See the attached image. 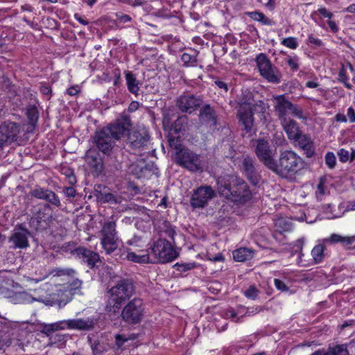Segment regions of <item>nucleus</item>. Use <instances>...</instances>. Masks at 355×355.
Returning <instances> with one entry per match:
<instances>
[{"instance_id": "nucleus-48", "label": "nucleus", "mask_w": 355, "mask_h": 355, "mask_svg": "<svg viewBox=\"0 0 355 355\" xmlns=\"http://www.w3.org/2000/svg\"><path fill=\"white\" fill-rule=\"evenodd\" d=\"M325 163L329 168H333L336 166V156L332 152H328L325 155Z\"/></svg>"}, {"instance_id": "nucleus-64", "label": "nucleus", "mask_w": 355, "mask_h": 355, "mask_svg": "<svg viewBox=\"0 0 355 355\" xmlns=\"http://www.w3.org/2000/svg\"><path fill=\"white\" fill-rule=\"evenodd\" d=\"M171 122V118L170 116L169 112L165 110L163 113V124L164 126L170 125Z\"/></svg>"}, {"instance_id": "nucleus-41", "label": "nucleus", "mask_w": 355, "mask_h": 355, "mask_svg": "<svg viewBox=\"0 0 355 355\" xmlns=\"http://www.w3.org/2000/svg\"><path fill=\"white\" fill-rule=\"evenodd\" d=\"M300 58L297 55H288L286 58V64L289 67L290 69L295 71L300 67Z\"/></svg>"}, {"instance_id": "nucleus-22", "label": "nucleus", "mask_w": 355, "mask_h": 355, "mask_svg": "<svg viewBox=\"0 0 355 355\" xmlns=\"http://www.w3.org/2000/svg\"><path fill=\"white\" fill-rule=\"evenodd\" d=\"M329 355H355V343L337 345L328 349Z\"/></svg>"}, {"instance_id": "nucleus-62", "label": "nucleus", "mask_w": 355, "mask_h": 355, "mask_svg": "<svg viewBox=\"0 0 355 355\" xmlns=\"http://www.w3.org/2000/svg\"><path fill=\"white\" fill-rule=\"evenodd\" d=\"M226 315L229 318H232L233 320L236 322H241V319L243 317V315H241L240 318H237V313L233 309L228 310L227 311Z\"/></svg>"}, {"instance_id": "nucleus-49", "label": "nucleus", "mask_w": 355, "mask_h": 355, "mask_svg": "<svg viewBox=\"0 0 355 355\" xmlns=\"http://www.w3.org/2000/svg\"><path fill=\"white\" fill-rule=\"evenodd\" d=\"M243 293L246 297L254 300L258 296L259 291L254 286H250Z\"/></svg>"}, {"instance_id": "nucleus-61", "label": "nucleus", "mask_w": 355, "mask_h": 355, "mask_svg": "<svg viewBox=\"0 0 355 355\" xmlns=\"http://www.w3.org/2000/svg\"><path fill=\"white\" fill-rule=\"evenodd\" d=\"M304 254L302 253V252L301 250L300 252L298 259H297L298 264L300 266H304V267L312 265L311 261H308L304 259Z\"/></svg>"}, {"instance_id": "nucleus-34", "label": "nucleus", "mask_w": 355, "mask_h": 355, "mask_svg": "<svg viewBox=\"0 0 355 355\" xmlns=\"http://www.w3.org/2000/svg\"><path fill=\"white\" fill-rule=\"evenodd\" d=\"M248 16L254 21H259L263 25L272 26L273 21L263 12L254 11L248 13Z\"/></svg>"}, {"instance_id": "nucleus-35", "label": "nucleus", "mask_w": 355, "mask_h": 355, "mask_svg": "<svg viewBox=\"0 0 355 355\" xmlns=\"http://www.w3.org/2000/svg\"><path fill=\"white\" fill-rule=\"evenodd\" d=\"M127 259L132 262L139 263H145L149 261V255L148 254H137L135 252L128 250Z\"/></svg>"}, {"instance_id": "nucleus-42", "label": "nucleus", "mask_w": 355, "mask_h": 355, "mask_svg": "<svg viewBox=\"0 0 355 355\" xmlns=\"http://www.w3.org/2000/svg\"><path fill=\"white\" fill-rule=\"evenodd\" d=\"M197 266H198V264L195 262L182 263H177L174 266V267L176 268V270L181 272L191 270L192 269L196 268Z\"/></svg>"}, {"instance_id": "nucleus-59", "label": "nucleus", "mask_w": 355, "mask_h": 355, "mask_svg": "<svg viewBox=\"0 0 355 355\" xmlns=\"http://www.w3.org/2000/svg\"><path fill=\"white\" fill-rule=\"evenodd\" d=\"M342 243L346 246L355 247V236H343Z\"/></svg>"}, {"instance_id": "nucleus-20", "label": "nucleus", "mask_w": 355, "mask_h": 355, "mask_svg": "<svg viewBox=\"0 0 355 355\" xmlns=\"http://www.w3.org/2000/svg\"><path fill=\"white\" fill-rule=\"evenodd\" d=\"M73 254L82 258L83 261L87 263L90 268H93L100 260L98 254L83 247L75 249Z\"/></svg>"}, {"instance_id": "nucleus-57", "label": "nucleus", "mask_w": 355, "mask_h": 355, "mask_svg": "<svg viewBox=\"0 0 355 355\" xmlns=\"http://www.w3.org/2000/svg\"><path fill=\"white\" fill-rule=\"evenodd\" d=\"M274 284L277 289L281 291H288V287L286 285V284L279 279H274Z\"/></svg>"}, {"instance_id": "nucleus-38", "label": "nucleus", "mask_w": 355, "mask_h": 355, "mask_svg": "<svg viewBox=\"0 0 355 355\" xmlns=\"http://www.w3.org/2000/svg\"><path fill=\"white\" fill-rule=\"evenodd\" d=\"M188 118L186 116L178 117L174 123L173 128L175 132L185 131L187 127Z\"/></svg>"}, {"instance_id": "nucleus-12", "label": "nucleus", "mask_w": 355, "mask_h": 355, "mask_svg": "<svg viewBox=\"0 0 355 355\" xmlns=\"http://www.w3.org/2000/svg\"><path fill=\"white\" fill-rule=\"evenodd\" d=\"M276 150L270 148L268 141L264 139H258L255 148V153L259 160L270 170L274 166V156Z\"/></svg>"}, {"instance_id": "nucleus-18", "label": "nucleus", "mask_w": 355, "mask_h": 355, "mask_svg": "<svg viewBox=\"0 0 355 355\" xmlns=\"http://www.w3.org/2000/svg\"><path fill=\"white\" fill-rule=\"evenodd\" d=\"M275 114L279 121L288 119L292 107V103L286 98L285 95H278L273 97Z\"/></svg>"}, {"instance_id": "nucleus-53", "label": "nucleus", "mask_w": 355, "mask_h": 355, "mask_svg": "<svg viewBox=\"0 0 355 355\" xmlns=\"http://www.w3.org/2000/svg\"><path fill=\"white\" fill-rule=\"evenodd\" d=\"M343 236L337 234H332L329 237L324 239V242L337 243L343 242Z\"/></svg>"}, {"instance_id": "nucleus-43", "label": "nucleus", "mask_w": 355, "mask_h": 355, "mask_svg": "<svg viewBox=\"0 0 355 355\" xmlns=\"http://www.w3.org/2000/svg\"><path fill=\"white\" fill-rule=\"evenodd\" d=\"M268 106L262 101H254L252 104V115L254 113H264Z\"/></svg>"}, {"instance_id": "nucleus-14", "label": "nucleus", "mask_w": 355, "mask_h": 355, "mask_svg": "<svg viewBox=\"0 0 355 355\" xmlns=\"http://www.w3.org/2000/svg\"><path fill=\"white\" fill-rule=\"evenodd\" d=\"M149 138L146 129L134 130L128 134V144L132 149H140L146 146Z\"/></svg>"}, {"instance_id": "nucleus-36", "label": "nucleus", "mask_w": 355, "mask_h": 355, "mask_svg": "<svg viewBox=\"0 0 355 355\" xmlns=\"http://www.w3.org/2000/svg\"><path fill=\"white\" fill-rule=\"evenodd\" d=\"M26 116L28 117L29 123L35 126L38 119V111L35 105H28L26 108Z\"/></svg>"}, {"instance_id": "nucleus-8", "label": "nucleus", "mask_w": 355, "mask_h": 355, "mask_svg": "<svg viewBox=\"0 0 355 355\" xmlns=\"http://www.w3.org/2000/svg\"><path fill=\"white\" fill-rule=\"evenodd\" d=\"M255 62L262 78L268 82L277 84L281 82L282 74L264 53H259L255 58Z\"/></svg>"}, {"instance_id": "nucleus-39", "label": "nucleus", "mask_w": 355, "mask_h": 355, "mask_svg": "<svg viewBox=\"0 0 355 355\" xmlns=\"http://www.w3.org/2000/svg\"><path fill=\"white\" fill-rule=\"evenodd\" d=\"M181 60L185 67H194L196 65V56L188 53H184L181 56Z\"/></svg>"}, {"instance_id": "nucleus-11", "label": "nucleus", "mask_w": 355, "mask_h": 355, "mask_svg": "<svg viewBox=\"0 0 355 355\" xmlns=\"http://www.w3.org/2000/svg\"><path fill=\"white\" fill-rule=\"evenodd\" d=\"M21 130L19 123L6 121L0 125V148L11 144L17 139Z\"/></svg>"}, {"instance_id": "nucleus-13", "label": "nucleus", "mask_w": 355, "mask_h": 355, "mask_svg": "<svg viewBox=\"0 0 355 355\" xmlns=\"http://www.w3.org/2000/svg\"><path fill=\"white\" fill-rule=\"evenodd\" d=\"M30 236V231L22 224H18L14 227L9 238V242L12 243L15 249H25L29 247L28 238Z\"/></svg>"}, {"instance_id": "nucleus-24", "label": "nucleus", "mask_w": 355, "mask_h": 355, "mask_svg": "<svg viewBox=\"0 0 355 355\" xmlns=\"http://www.w3.org/2000/svg\"><path fill=\"white\" fill-rule=\"evenodd\" d=\"M200 120L210 126L216 124V116L214 110L209 105H204L200 111Z\"/></svg>"}, {"instance_id": "nucleus-25", "label": "nucleus", "mask_w": 355, "mask_h": 355, "mask_svg": "<svg viewBox=\"0 0 355 355\" xmlns=\"http://www.w3.org/2000/svg\"><path fill=\"white\" fill-rule=\"evenodd\" d=\"M124 73L128 90L135 96H137L140 90V82L132 71H127Z\"/></svg>"}, {"instance_id": "nucleus-31", "label": "nucleus", "mask_w": 355, "mask_h": 355, "mask_svg": "<svg viewBox=\"0 0 355 355\" xmlns=\"http://www.w3.org/2000/svg\"><path fill=\"white\" fill-rule=\"evenodd\" d=\"M48 209H49V205H46L43 209H40L32 218L33 223L35 221L37 225L44 223L45 225H47L52 218V216L50 214L45 212Z\"/></svg>"}, {"instance_id": "nucleus-16", "label": "nucleus", "mask_w": 355, "mask_h": 355, "mask_svg": "<svg viewBox=\"0 0 355 355\" xmlns=\"http://www.w3.org/2000/svg\"><path fill=\"white\" fill-rule=\"evenodd\" d=\"M202 101L193 94L181 95L177 100V106L183 112L191 113L201 105Z\"/></svg>"}, {"instance_id": "nucleus-30", "label": "nucleus", "mask_w": 355, "mask_h": 355, "mask_svg": "<svg viewBox=\"0 0 355 355\" xmlns=\"http://www.w3.org/2000/svg\"><path fill=\"white\" fill-rule=\"evenodd\" d=\"M254 251L248 248H240L233 251V258L236 261L243 262L254 257Z\"/></svg>"}, {"instance_id": "nucleus-47", "label": "nucleus", "mask_w": 355, "mask_h": 355, "mask_svg": "<svg viewBox=\"0 0 355 355\" xmlns=\"http://www.w3.org/2000/svg\"><path fill=\"white\" fill-rule=\"evenodd\" d=\"M290 113L292 115L300 119H306V117L304 116V112L302 109L299 108L297 105L292 103V107L291 108Z\"/></svg>"}, {"instance_id": "nucleus-3", "label": "nucleus", "mask_w": 355, "mask_h": 355, "mask_svg": "<svg viewBox=\"0 0 355 355\" xmlns=\"http://www.w3.org/2000/svg\"><path fill=\"white\" fill-rule=\"evenodd\" d=\"M304 162L295 152L285 150L281 153L278 160H275L271 171L282 177L293 175L302 168Z\"/></svg>"}, {"instance_id": "nucleus-52", "label": "nucleus", "mask_w": 355, "mask_h": 355, "mask_svg": "<svg viewBox=\"0 0 355 355\" xmlns=\"http://www.w3.org/2000/svg\"><path fill=\"white\" fill-rule=\"evenodd\" d=\"M307 43L313 45L314 47H320L323 46V42L313 36V34H310L308 36Z\"/></svg>"}, {"instance_id": "nucleus-37", "label": "nucleus", "mask_w": 355, "mask_h": 355, "mask_svg": "<svg viewBox=\"0 0 355 355\" xmlns=\"http://www.w3.org/2000/svg\"><path fill=\"white\" fill-rule=\"evenodd\" d=\"M49 337V345L56 346L59 348L62 347L65 345V337L64 335L55 334Z\"/></svg>"}, {"instance_id": "nucleus-63", "label": "nucleus", "mask_w": 355, "mask_h": 355, "mask_svg": "<svg viewBox=\"0 0 355 355\" xmlns=\"http://www.w3.org/2000/svg\"><path fill=\"white\" fill-rule=\"evenodd\" d=\"M347 117H348L350 123L355 122V111L353 107H350L347 111Z\"/></svg>"}, {"instance_id": "nucleus-4", "label": "nucleus", "mask_w": 355, "mask_h": 355, "mask_svg": "<svg viewBox=\"0 0 355 355\" xmlns=\"http://www.w3.org/2000/svg\"><path fill=\"white\" fill-rule=\"evenodd\" d=\"M254 100L252 94L248 91H243L239 95L237 104V118L239 125L246 132H250L254 128V116H252V104Z\"/></svg>"}, {"instance_id": "nucleus-23", "label": "nucleus", "mask_w": 355, "mask_h": 355, "mask_svg": "<svg viewBox=\"0 0 355 355\" xmlns=\"http://www.w3.org/2000/svg\"><path fill=\"white\" fill-rule=\"evenodd\" d=\"M243 171L248 180L254 184H257L259 181V175L256 172L254 162L250 157L244 158L243 161Z\"/></svg>"}, {"instance_id": "nucleus-29", "label": "nucleus", "mask_w": 355, "mask_h": 355, "mask_svg": "<svg viewBox=\"0 0 355 355\" xmlns=\"http://www.w3.org/2000/svg\"><path fill=\"white\" fill-rule=\"evenodd\" d=\"M66 329H68L67 320H64L51 324H45L43 326L42 332L50 336L54 335L55 334L53 333L56 331Z\"/></svg>"}, {"instance_id": "nucleus-45", "label": "nucleus", "mask_w": 355, "mask_h": 355, "mask_svg": "<svg viewBox=\"0 0 355 355\" xmlns=\"http://www.w3.org/2000/svg\"><path fill=\"white\" fill-rule=\"evenodd\" d=\"M89 341L91 345L93 355H102L103 352L105 350L103 345H102L98 340H95L94 343H92L89 338Z\"/></svg>"}, {"instance_id": "nucleus-7", "label": "nucleus", "mask_w": 355, "mask_h": 355, "mask_svg": "<svg viewBox=\"0 0 355 355\" xmlns=\"http://www.w3.org/2000/svg\"><path fill=\"white\" fill-rule=\"evenodd\" d=\"M175 162L179 166L193 172L203 169L200 155L187 148H180L175 155Z\"/></svg>"}, {"instance_id": "nucleus-19", "label": "nucleus", "mask_w": 355, "mask_h": 355, "mask_svg": "<svg viewBox=\"0 0 355 355\" xmlns=\"http://www.w3.org/2000/svg\"><path fill=\"white\" fill-rule=\"evenodd\" d=\"M87 164L95 171L101 173L103 170V159L96 149L90 148L85 154Z\"/></svg>"}, {"instance_id": "nucleus-26", "label": "nucleus", "mask_w": 355, "mask_h": 355, "mask_svg": "<svg viewBox=\"0 0 355 355\" xmlns=\"http://www.w3.org/2000/svg\"><path fill=\"white\" fill-rule=\"evenodd\" d=\"M297 145L307 153L312 154L313 152V144L311 137L306 135L302 134L300 132L297 138L293 139Z\"/></svg>"}, {"instance_id": "nucleus-2", "label": "nucleus", "mask_w": 355, "mask_h": 355, "mask_svg": "<svg viewBox=\"0 0 355 355\" xmlns=\"http://www.w3.org/2000/svg\"><path fill=\"white\" fill-rule=\"evenodd\" d=\"M128 130V124L118 120L97 130L93 137L94 144L99 151L109 155L115 146V141L120 139Z\"/></svg>"}, {"instance_id": "nucleus-5", "label": "nucleus", "mask_w": 355, "mask_h": 355, "mask_svg": "<svg viewBox=\"0 0 355 355\" xmlns=\"http://www.w3.org/2000/svg\"><path fill=\"white\" fill-rule=\"evenodd\" d=\"M113 306L119 309L122 303L129 300L135 293V286L130 279H121L109 290Z\"/></svg>"}, {"instance_id": "nucleus-60", "label": "nucleus", "mask_w": 355, "mask_h": 355, "mask_svg": "<svg viewBox=\"0 0 355 355\" xmlns=\"http://www.w3.org/2000/svg\"><path fill=\"white\" fill-rule=\"evenodd\" d=\"M317 12L321 15V16L324 18H328L329 19H331L333 17V13L328 11L327 9L324 7H321L318 8Z\"/></svg>"}, {"instance_id": "nucleus-15", "label": "nucleus", "mask_w": 355, "mask_h": 355, "mask_svg": "<svg viewBox=\"0 0 355 355\" xmlns=\"http://www.w3.org/2000/svg\"><path fill=\"white\" fill-rule=\"evenodd\" d=\"M19 284H16L15 286L14 283L6 284V285L0 286V297L8 298L10 301L14 304L23 303L26 294L24 292L15 291L12 288H17Z\"/></svg>"}, {"instance_id": "nucleus-44", "label": "nucleus", "mask_w": 355, "mask_h": 355, "mask_svg": "<svg viewBox=\"0 0 355 355\" xmlns=\"http://www.w3.org/2000/svg\"><path fill=\"white\" fill-rule=\"evenodd\" d=\"M115 16V22L117 26H121L132 21L130 16L122 12H116Z\"/></svg>"}, {"instance_id": "nucleus-6", "label": "nucleus", "mask_w": 355, "mask_h": 355, "mask_svg": "<svg viewBox=\"0 0 355 355\" xmlns=\"http://www.w3.org/2000/svg\"><path fill=\"white\" fill-rule=\"evenodd\" d=\"M145 315V304L140 297H135L128 302L121 312L124 322L130 324L140 323Z\"/></svg>"}, {"instance_id": "nucleus-46", "label": "nucleus", "mask_w": 355, "mask_h": 355, "mask_svg": "<svg viewBox=\"0 0 355 355\" xmlns=\"http://www.w3.org/2000/svg\"><path fill=\"white\" fill-rule=\"evenodd\" d=\"M127 244L135 248H141L144 247L145 241H143L141 238L135 236L127 241Z\"/></svg>"}, {"instance_id": "nucleus-50", "label": "nucleus", "mask_w": 355, "mask_h": 355, "mask_svg": "<svg viewBox=\"0 0 355 355\" xmlns=\"http://www.w3.org/2000/svg\"><path fill=\"white\" fill-rule=\"evenodd\" d=\"M62 173L67 177L70 184L72 185L76 182V176L74 175L73 171L71 169L64 168L62 169Z\"/></svg>"}, {"instance_id": "nucleus-10", "label": "nucleus", "mask_w": 355, "mask_h": 355, "mask_svg": "<svg viewBox=\"0 0 355 355\" xmlns=\"http://www.w3.org/2000/svg\"><path fill=\"white\" fill-rule=\"evenodd\" d=\"M215 197L216 192L211 186H200L193 191L190 204L193 208L202 209Z\"/></svg>"}, {"instance_id": "nucleus-51", "label": "nucleus", "mask_w": 355, "mask_h": 355, "mask_svg": "<svg viewBox=\"0 0 355 355\" xmlns=\"http://www.w3.org/2000/svg\"><path fill=\"white\" fill-rule=\"evenodd\" d=\"M47 190L48 189H46L37 187V188L33 189L31 191V193L32 196L42 200L43 198L44 194L47 191Z\"/></svg>"}, {"instance_id": "nucleus-28", "label": "nucleus", "mask_w": 355, "mask_h": 355, "mask_svg": "<svg viewBox=\"0 0 355 355\" xmlns=\"http://www.w3.org/2000/svg\"><path fill=\"white\" fill-rule=\"evenodd\" d=\"M325 248V245L322 243H318L313 247V248L311 250L312 265L320 263L324 261V259L327 257Z\"/></svg>"}, {"instance_id": "nucleus-33", "label": "nucleus", "mask_w": 355, "mask_h": 355, "mask_svg": "<svg viewBox=\"0 0 355 355\" xmlns=\"http://www.w3.org/2000/svg\"><path fill=\"white\" fill-rule=\"evenodd\" d=\"M82 284L83 282L78 279H73L69 284L65 290L68 300H70L73 295L81 293Z\"/></svg>"}, {"instance_id": "nucleus-21", "label": "nucleus", "mask_w": 355, "mask_h": 355, "mask_svg": "<svg viewBox=\"0 0 355 355\" xmlns=\"http://www.w3.org/2000/svg\"><path fill=\"white\" fill-rule=\"evenodd\" d=\"M280 123L290 140L297 138L301 132L297 122L291 118L284 119Z\"/></svg>"}, {"instance_id": "nucleus-27", "label": "nucleus", "mask_w": 355, "mask_h": 355, "mask_svg": "<svg viewBox=\"0 0 355 355\" xmlns=\"http://www.w3.org/2000/svg\"><path fill=\"white\" fill-rule=\"evenodd\" d=\"M121 241L117 237L101 238V244L106 254L114 252L119 246Z\"/></svg>"}, {"instance_id": "nucleus-56", "label": "nucleus", "mask_w": 355, "mask_h": 355, "mask_svg": "<svg viewBox=\"0 0 355 355\" xmlns=\"http://www.w3.org/2000/svg\"><path fill=\"white\" fill-rule=\"evenodd\" d=\"M47 202L57 207L61 205L59 197L53 191H52V193H50V197L48 199Z\"/></svg>"}, {"instance_id": "nucleus-58", "label": "nucleus", "mask_w": 355, "mask_h": 355, "mask_svg": "<svg viewBox=\"0 0 355 355\" xmlns=\"http://www.w3.org/2000/svg\"><path fill=\"white\" fill-rule=\"evenodd\" d=\"M135 338H126L123 335L117 334L115 336L116 344L118 347H121L126 341L130 339H134Z\"/></svg>"}, {"instance_id": "nucleus-32", "label": "nucleus", "mask_w": 355, "mask_h": 355, "mask_svg": "<svg viewBox=\"0 0 355 355\" xmlns=\"http://www.w3.org/2000/svg\"><path fill=\"white\" fill-rule=\"evenodd\" d=\"M101 238L117 237L116 223L113 221L105 222L100 231Z\"/></svg>"}, {"instance_id": "nucleus-55", "label": "nucleus", "mask_w": 355, "mask_h": 355, "mask_svg": "<svg viewBox=\"0 0 355 355\" xmlns=\"http://www.w3.org/2000/svg\"><path fill=\"white\" fill-rule=\"evenodd\" d=\"M98 198L101 202H109L114 200V196H113V194L110 193H100L99 196H98Z\"/></svg>"}, {"instance_id": "nucleus-9", "label": "nucleus", "mask_w": 355, "mask_h": 355, "mask_svg": "<svg viewBox=\"0 0 355 355\" xmlns=\"http://www.w3.org/2000/svg\"><path fill=\"white\" fill-rule=\"evenodd\" d=\"M151 250L157 261L162 263L171 262L178 256L171 243L164 239H158Z\"/></svg>"}, {"instance_id": "nucleus-40", "label": "nucleus", "mask_w": 355, "mask_h": 355, "mask_svg": "<svg viewBox=\"0 0 355 355\" xmlns=\"http://www.w3.org/2000/svg\"><path fill=\"white\" fill-rule=\"evenodd\" d=\"M281 44L287 48L295 50L298 47L299 42H298L297 38H296L295 37H288L284 38L281 41Z\"/></svg>"}, {"instance_id": "nucleus-54", "label": "nucleus", "mask_w": 355, "mask_h": 355, "mask_svg": "<svg viewBox=\"0 0 355 355\" xmlns=\"http://www.w3.org/2000/svg\"><path fill=\"white\" fill-rule=\"evenodd\" d=\"M338 156L341 162H346L349 160V153L344 148H341L338 150Z\"/></svg>"}, {"instance_id": "nucleus-1", "label": "nucleus", "mask_w": 355, "mask_h": 355, "mask_svg": "<svg viewBox=\"0 0 355 355\" xmlns=\"http://www.w3.org/2000/svg\"><path fill=\"white\" fill-rule=\"evenodd\" d=\"M217 190L220 196L235 202L244 203L251 198L247 183L234 175L219 177L217 179Z\"/></svg>"}, {"instance_id": "nucleus-17", "label": "nucleus", "mask_w": 355, "mask_h": 355, "mask_svg": "<svg viewBox=\"0 0 355 355\" xmlns=\"http://www.w3.org/2000/svg\"><path fill=\"white\" fill-rule=\"evenodd\" d=\"M97 321V318L94 316L69 319L67 320L68 329L89 331L94 328Z\"/></svg>"}]
</instances>
